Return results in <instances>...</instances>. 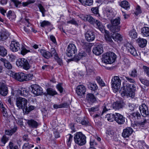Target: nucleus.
Masks as SVG:
<instances>
[{
	"label": "nucleus",
	"instance_id": "obj_1",
	"mask_svg": "<svg viewBox=\"0 0 149 149\" xmlns=\"http://www.w3.org/2000/svg\"><path fill=\"white\" fill-rule=\"evenodd\" d=\"M135 87L133 84H127L121 88V94L123 96L133 97L134 96V91Z\"/></svg>",
	"mask_w": 149,
	"mask_h": 149
},
{
	"label": "nucleus",
	"instance_id": "obj_2",
	"mask_svg": "<svg viewBox=\"0 0 149 149\" xmlns=\"http://www.w3.org/2000/svg\"><path fill=\"white\" fill-rule=\"evenodd\" d=\"M12 77L17 80L23 82L31 80L33 78L32 74H27L23 72L15 73L12 72Z\"/></svg>",
	"mask_w": 149,
	"mask_h": 149
},
{
	"label": "nucleus",
	"instance_id": "obj_3",
	"mask_svg": "<svg viewBox=\"0 0 149 149\" xmlns=\"http://www.w3.org/2000/svg\"><path fill=\"white\" fill-rule=\"evenodd\" d=\"M88 111L91 115L92 116L95 121L97 120V118H100L102 115L101 109L99 105L88 108ZM96 122L97 123V121Z\"/></svg>",
	"mask_w": 149,
	"mask_h": 149
},
{
	"label": "nucleus",
	"instance_id": "obj_4",
	"mask_svg": "<svg viewBox=\"0 0 149 149\" xmlns=\"http://www.w3.org/2000/svg\"><path fill=\"white\" fill-rule=\"evenodd\" d=\"M33 63V61L31 58L29 62L27 59L24 58L18 59L16 61V64L17 66L26 70H28L30 68V64Z\"/></svg>",
	"mask_w": 149,
	"mask_h": 149
},
{
	"label": "nucleus",
	"instance_id": "obj_5",
	"mask_svg": "<svg viewBox=\"0 0 149 149\" xmlns=\"http://www.w3.org/2000/svg\"><path fill=\"white\" fill-rule=\"evenodd\" d=\"M74 138L75 143L79 146H82L86 143V137L81 132H76Z\"/></svg>",
	"mask_w": 149,
	"mask_h": 149
},
{
	"label": "nucleus",
	"instance_id": "obj_6",
	"mask_svg": "<svg viewBox=\"0 0 149 149\" xmlns=\"http://www.w3.org/2000/svg\"><path fill=\"white\" fill-rule=\"evenodd\" d=\"M116 58V55L114 53L108 52L104 55L102 61L105 63L111 64L115 61Z\"/></svg>",
	"mask_w": 149,
	"mask_h": 149
},
{
	"label": "nucleus",
	"instance_id": "obj_7",
	"mask_svg": "<svg viewBox=\"0 0 149 149\" xmlns=\"http://www.w3.org/2000/svg\"><path fill=\"white\" fill-rule=\"evenodd\" d=\"M77 50L76 46L73 44H70L67 47L66 53L68 56L72 57L77 53Z\"/></svg>",
	"mask_w": 149,
	"mask_h": 149
},
{
	"label": "nucleus",
	"instance_id": "obj_8",
	"mask_svg": "<svg viewBox=\"0 0 149 149\" xmlns=\"http://www.w3.org/2000/svg\"><path fill=\"white\" fill-rule=\"evenodd\" d=\"M120 78H122L123 77H120L118 76H115L111 79L112 87L116 91L120 87L121 80Z\"/></svg>",
	"mask_w": 149,
	"mask_h": 149
},
{
	"label": "nucleus",
	"instance_id": "obj_9",
	"mask_svg": "<svg viewBox=\"0 0 149 149\" xmlns=\"http://www.w3.org/2000/svg\"><path fill=\"white\" fill-rule=\"evenodd\" d=\"M27 102L28 101L26 99L19 97L17 100L16 105L19 109H21L24 111L25 108H26Z\"/></svg>",
	"mask_w": 149,
	"mask_h": 149
},
{
	"label": "nucleus",
	"instance_id": "obj_10",
	"mask_svg": "<svg viewBox=\"0 0 149 149\" xmlns=\"http://www.w3.org/2000/svg\"><path fill=\"white\" fill-rule=\"evenodd\" d=\"M31 88L32 93L36 96L40 95L43 93L42 88L38 85H33L31 86Z\"/></svg>",
	"mask_w": 149,
	"mask_h": 149
},
{
	"label": "nucleus",
	"instance_id": "obj_11",
	"mask_svg": "<svg viewBox=\"0 0 149 149\" xmlns=\"http://www.w3.org/2000/svg\"><path fill=\"white\" fill-rule=\"evenodd\" d=\"M146 122V120L144 118H141V120L139 122H137L132 125V126L134 129L137 130L139 129H142L144 127L145 123Z\"/></svg>",
	"mask_w": 149,
	"mask_h": 149
},
{
	"label": "nucleus",
	"instance_id": "obj_12",
	"mask_svg": "<svg viewBox=\"0 0 149 149\" xmlns=\"http://www.w3.org/2000/svg\"><path fill=\"white\" fill-rule=\"evenodd\" d=\"M95 33L92 31L88 30L85 34L86 39L89 42L93 41L95 38Z\"/></svg>",
	"mask_w": 149,
	"mask_h": 149
},
{
	"label": "nucleus",
	"instance_id": "obj_13",
	"mask_svg": "<svg viewBox=\"0 0 149 149\" xmlns=\"http://www.w3.org/2000/svg\"><path fill=\"white\" fill-rule=\"evenodd\" d=\"M127 51L132 55L134 56H137V54L136 50L134 47L129 42L126 43L125 45Z\"/></svg>",
	"mask_w": 149,
	"mask_h": 149
},
{
	"label": "nucleus",
	"instance_id": "obj_14",
	"mask_svg": "<svg viewBox=\"0 0 149 149\" xmlns=\"http://www.w3.org/2000/svg\"><path fill=\"white\" fill-rule=\"evenodd\" d=\"M10 49L13 52H17L20 49L19 43L15 40L11 41L10 45Z\"/></svg>",
	"mask_w": 149,
	"mask_h": 149
},
{
	"label": "nucleus",
	"instance_id": "obj_15",
	"mask_svg": "<svg viewBox=\"0 0 149 149\" xmlns=\"http://www.w3.org/2000/svg\"><path fill=\"white\" fill-rule=\"evenodd\" d=\"M125 103L122 100H118L114 102L112 107L115 110H119L122 109L125 106Z\"/></svg>",
	"mask_w": 149,
	"mask_h": 149
},
{
	"label": "nucleus",
	"instance_id": "obj_16",
	"mask_svg": "<svg viewBox=\"0 0 149 149\" xmlns=\"http://www.w3.org/2000/svg\"><path fill=\"white\" fill-rule=\"evenodd\" d=\"M140 112L143 117H145L148 115V107L145 104H143L139 107Z\"/></svg>",
	"mask_w": 149,
	"mask_h": 149
},
{
	"label": "nucleus",
	"instance_id": "obj_17",
	"mask_svg": "<svg viewBox=\"0 0 149 149\" xmlns=\"http://www.w3.org/2000/svg\"><path fill=\"white\" fill-rule=\"evenodd\" d=\"M93 54L96 55H99L103 52V49L102 45L101 44L95 46L93 48Z\"/></svg>",
	"mask_w": 149,
	"mask_h": 149
},
{
	"label": "nucleus",
	"instance_id": "obj_18",
	"mask_svg": "<svg viewBox=\"0 0 149 149\" xmlns=\"http://www.w3.org/2000/svg\"><path fill=\"white\" fill-rule=\"evenodd\" d=\"M115 120L119 124H123L125 122V118L121 114L116 113H115Z\"/></svg>",
	"mask_w": 149,
	"mask_h": 149
},
{
	"label": "nucleus",
	"instance_id": "obj_19",
	"mask_svg": "<svg viewBox=\"0 0 149 149\" xmlns=\"http://www.w3.org/2000/svg\"><path fill=\"white\" fill-rule=\"evenodd\" d=\"M134 130L131 127H127L124 129L122 133V136L124 138H126L129 137L131 135Z\"/></svg>",
	"mask_w": 149,
	"mask_h": 149
},
{
	"label": "nucleus",
	"instance_id": "obj_20",
	"mask_svg": "<svg viewBox=\"0 0 149 149\" xmlns=\"http://www.w3.org/2000/svg\"><path fill=\"white\" fill-rule=\"evenodd\" d=\"M8 93V87L4 83L0 82V94L3 96L7 95Z\"/></svg>",
	"mask_w": 149,
	"mask_h": 149
},
{
	"label": "nucleus",
	"instance_id": "obj_21",
	"mask_svg": "<svg viewBox=\"0 0 149 149\" xmlns=\"http://www.w3.org/2000/svg\"><path fill=\"white\" fill-rule=\"evenodd\" d=\"M76 92L77 95L80 96H81L84 95L86 91L85 87L83 85L78 86L76 88Z\"/></svg>",
	"mask_w": 149,
	"mask_h": 149
},
{
	"label": "nucleus",
	"instance_id": "obj_22",
	"mask_svg": "<svg viewBox=\"0 0 149 149\" xmlns=\"http://www.w3.org/2000/svg\"><path fill=\"white\" fill-rule=\"evenodd\" d=\"M86 54L84 51L80 50L78 54L74 56L72 58V60L76 62H78L82 58L86 56Z\"/></svg>",
	"mask_w": 149,
	"mask_h": 149
},
{
	"label": "nucleus",
	"instance_id": "obj_23",
	"mask_svg": "<svg viewBox=\"0 0 149 149\" xmlns=\"http://www.w3.org/2000/svg\"><path fill=\"white\" fill-rule=\"evenodd\" d=\"M27 123L29 127L31 128H36L38 125V123L33 119L28 120Z\"/></svg>",
	"mask_w": 149,
	"mask_h": 149
},
{
	"label": "nucleus",
	"instance_id": "obj_24",
	"mask_svg": "<svg viewBox=\"0 0 149 149\" xmlns=\"http://www.w3.org/2000/svg\"><path fill=\"white\" fill-rule=\"evenodd\" d=\"M40 51L42 56L46 59H49L51 57L50 52L45 49H41Z\"/></svg>",
	"mask_w": 149,
	"mask_h": 149
},
{
	"label": "nucleus",
	"instance_id": "obj_25",
	"mask_svg": "<svg viewBox=\"0 0 149 149\" xmlns=\"http://www.w3.org/2000/svg\"><path fill=\"white\" fill-rule=\"evenodd\" d=\"M111 36L115 41L118 43L120 42L123 40L122 36L119 33H113L111 35Z\"/></svg>",
	"mask_w": 149,
	"mask_h": 149
},
{
	"label": "nucleus",
	"instance_id": "obj_26",
	"mask_svg": "<svg viewBox=\"0 0 149 149\" xmlns=\"http://www.w3.org/2000/svg\"><path fill=\"white\" fill-rule=\"evenodd\" d=\"M83 19L84 21H88L92 24H95V19L93 18L90 15H86L84 16Z\"/></svg>",
	"mask_w": 149,
	"mask_h": 149
},
{
	"label": "nucleus",
	"instance_id": "obj_27",
	"mask_svg": "<svg viewBox=\"0 0 149 149\" xmlns=\"http://www.w3.org/2000/svg\"><path fill=\"white\" fill-rule=\"evenodd\" d=\"M86 99L89 103H93L96 101V98L94 95L92 93H89L87 94Z\"/></svg>",
	"mask_w": 149,
	"mask_h": 149
},
{
	"label": "nucleus",
	"instance_id": "obj_28",
	"mask_svg": "<svg viewBox=\"0 0 149 149\" xmlns=\"http://www.w3.org/2000/svg\"><path fill=\"white\" fill-rule=\"evenodd\" d=\"M137 42L139 47L143 48L146 46L147 43V41L146 39L139 38L137 40Z\"/></svg>",
	"mask_w": 149,
	"mask_h": 149
},
{
	"label": "nucleus",
	"instance_id": "obj_29",
	"mask_svg": "<svg viewBox=\"0 0 149 149\" xmlns=\"http://www.w3.org/2000/svg\"><path fill=\"white\" fill-rule=\"evenodd\" d=\"M0 60L3 62V64L6 68L8 69L12 68V66L11 64L8 61L3 58H1Z\"/></svg>",
	"mask_w": 149,
	"mask_h": 149
},
{
	"label": "nucleus",
	"instance_id": "obj_30",
	"mask_svg": "<svg viewBox=\"0 0 149 149\" xmlns=\"http://www.w3.org/2000/svg\"><path fill=\"white\" fill-rule=\"evenodd\" d=\"M141 33L143 37L149 36V28L144 26L141 29Z\"/></svg>",
	"mask_w": 149,
	"mask_h": 149
},
{
	"label": "nucleus",
	"instance_id": "obj_31",
	"mask_svg": "<svg viewBox=\"0 0 149 149\" xmlns=\"http://www.w3.org/2000/svg\"><path fill=\"white\" fill-rule=\"evenodd\" d=\"M120 6L125 10H128L130 9V5L129 3L126 1H121L120 4Z\"/></svg>",
	"mask_w": 149,
	"mask_h": 149
},
{
	"label": "nucleus",
	"instance_id": "obj_32",
	"mask_svg": "<svg viewBox=\"0 0 149 149\" xmlns=\"http://www.w3.org/2000/svg\"><path fill=\"white\" fill-rule=\"evenodd\" d=\"M69 106V104L67 102L62 103L59 104H54L53 105V107L55 109L67 108Z\"/></svg>",
	"mask_w": 149,
	"mask_h": 149
},
{
	"label": "nucleus",
	"instance_id": "obj_33",
	"mask_svg": "<svg viewBox=\"0 0 149 149\" xmlns=\"http://www.w3.org/2000/svg\"><path fill=\"white\" fill-rule=\"evenodd\" d=\"M17 130V127L14 126V127L12 129L6 130L5 133L7 135L11 136L16 132Z\"/></svg>",
	"mask_w": 149,
	"mask_h": 149
},
{
	"label": "nucleus",
	"instance_id": "obj_34",
	"mask_svg": "<svg viewBox=\"0 0 149 149\" xmlns=\"http://www.w3.org/2000/svg\"><path fill=\"white\" fill-rule=\"evenodd\" d=\"M76 121L78 123L81 124L83 125L86 126L88 125V122L86 119H81L80 118L78 117L76 119Z\"/></svg>",
	"mask_w": 149,
	"mask_h": 149
},
{
	"label": "nucleus",
	"instance_id": "obj_35",
	"mask_svg": "<svg viewBox=\"0 0 149 149\" xmlns=\"http://www.w3.org/2000/svg\"><path fill=\"white\" fill-rule=\"evenodd\" d=\"M8 140V137L6 135H4L0 139V143H1V145L2 146H4Z\"/></svg>",
	"mask_w": 149,
	"mask_h": 149
},
{
	"label": "nucleus",
	"instance_id": "obj_36",
	"mask_svg": "<svg viewBox=\"0 0 149 149\" xmlns=\"http://www.w3.org/2000/svg\"><path fill=\"white\" fill-rule=\"evenodd\" d=\"M73 136L71 134H69L66 136V143L68 146L70 147L71 146L72 141L73 140Z\"/></svg>",
	"mask_w": 149,
	"mask_h": 149
},
{
	"label": "nucleus",
	"instance_id": "obj_37",
	"mask_svg": "<svg viewBox=\"0 0 149 149\" xmlns=\"http://www.w3.org/2000/svg\"><path fill=\"white\" fill-rule=\"evenodd\" d=\"M88 87V89L94 91H96L98 88L97 85L94 83H89Z\"/></svg>",
	"mask_w": 149,
	"mask_h": 149
},
{
	"label": "nucleus",
	"instance_id": "obj_38",
	"mask_svg": "<svg viewBox=\"0 0 149 149\" xmlns=\"http://www.w3.org/2000/svg\"><path fill=\"white\" fill-rule=\"evenodd\" d=\"M79 1L84 5L90 6L92 5L93 0H79Z\"/></svg>",
	"mask_w": 149,
	"mask_h": 149
},
{
	"label": "nucleus",
	"instance_id": "obj_39",
	"mask_svg": "<svg viewBox=\"0 0 149 149\" xmlns=\"http://www.w3.org/2000/svg\"><path fill=\"white\" fill-rule=\"evenodd\" d=\"M131 115L132 118L135 120V121L140 119H141V115L138 112H134L132 113Z\"/></svg>",
	"mask_w": 149,
	"mask_h": 149
},
{
	"label": "nucleus",
	"instance_id": "obj_40",
	"mask_svg": "<svg viewBox=\"0 0 149 149\" xmlns=\"http://www.w3.org/2000/svg\"><path fill=\"white\" fill-rule=\"evenodd\" d=\"M47 94L51 96H54L57 94V92L55 90L50 88H49L47 89Z\"/></svg>",
	"mask_w": 149,
	"mask_h": 149
},
{
	"label": "nucleus",
	"instance_id": "obj_41",
	"mask_svg": "<svg viewBox=\"0 0 149 149\" xmlns=\"http://www.w3.org/2000/svg\"><path fill=\"white\" fill-rule=\"evenodd\" d=\"M139 149H149V146L143 141H140L138 143Z\"/></svg>",
	"mask_w": 149,
	"mask_h": 149
},
{
	"label": "nucleus",
	"instance_id": "obj_42",
	"mask_svg": "<svg viewBox=\"0 0 149 149\" xmlns=\"http://www.w3.org/2000/svg\"><path fill=\"white\" fill-rule=\"evenodd\" d=\"M0 108L3 114V116L6 117L8 116L7 112L6 111V109L5 108L3 103L1 101H0Z\"/></svg>",
	"mask_w": 149,
	"mask_h": 149
},
{
	"label": "nucleus",
	"instance_id": "obj_43",
	"mask_svg": "<svg viewBox=\"0 0 149 149\" xmlns=\"http://www.w3.org/2000/svg\"><path fill=\"white\" fill-rule=\"evenodd\" d=\"M95 24H96L97 28L99 29L101 32L103 30L104 26L102 23L99 20L95 19Z\"/></svg>",
	"mask_w": 149,
	"mask_h": 149
},
{
	"label": "nucleus",
	"instance_id": "obj_44",
	"mask_svg": "<svg viewBox=\"0 0 149 149\" xmlns=\"http://www.w3.org/2000/svg\"><path fill=\"white\" fill-rule=\"evenodd\" d=\"M115 114H108L106 115L105 118L109 121L112 122L115 120Z\"/></svg>",
	"mask_w": 149,
	"mask_h": 149
},
{
	"label": "nucleus",
	"instance_id": "obj_45",
	"mask_svg": "<svg viewBox=\"0 0 149 149\" xmlns=\"http://www.w3.org/2000/svg\"><path fill=\"white\" fill-rule=\"evenodd\" d=\"M129 35L130 37L132 38L135 39L137 38V33L135 29H133L129 32Z\"/></svg>",
	"mask_w": 149,
	"mask_h": 149
},
{
	"label": "nucleus",
	"instance_id": "obj_46",
	"mask_svg": "<svg viewBox=\"0 0 149 149\" xmlns=\"http://www.w3.org/2000/svg\"><path fill=\"white\" fill-rule=\"evenodd\" d=\"M7 17L11 20L15 19L16 18V15L14 13H12L11 10L9 11L7 14Z\"/></svg>",
	"mask_w": 149,
	"mask_h": 149
},
{
	"label": "nucleus",
	"instance_id": "obj_47",
	"mask_svg": "<svg viewBox=\"0 0 149 149\" xmlns=\"http://www.w3.org/2000/svg\"><path fill=\"white\" fill-rule=\"evenodd\" d=\"M7 54V50L3 46H0V55L5 56Z\"/></svg>",
	"mask_w": 149,
	"mask_h": 149
},
{
	"label": "nucleus",
	"instance_id": "obj_48",
	"mask_svg": "<svg viewBox=\"0 0 149 149\" xmlns=\"http://www.w3.org/2000/svg\"><path fill=\"white\" fill-rule=\"evenodd\" d=\"M105 32V34L104 35L105 39L107 41L111 43L113 42L111 36L109 34V32L108 31L104 30Z\"/></svg>",
	"mask_w": 149,
	"mask_h": 149
},
{
	"label": "nucleus",
	"instance_id": "obj_49",
	"mask_svg": "<svg viewBox=\"0 0 149 149\" xmlns=\"http://www.w3.org/2000/svg\"><path fill=\"white\" fill-rule=\"evenodd\" d=\"M120 30V27L118 26L112 25L110 27V30L113 33H116V32H118Z\"/></svg>",
	"mask_w": 149,
	"mask_h": 149
},
{
	"label": "nucleus",
	"instance_id": "obj_50",
	"mask_svg": "<svg viewBox=\"0 0 149 149\" xmlns=\"http://www.w3.org/2000/svg\"><path fill=\"white\" fill-rule=\"evenodd\" d=\"M7 147L9 148V149H18V146L15 145L12 141H10L8 144Z\"/></svg>",
	"mask_w": 149,
	"mask_h": 149
},
{
	"label": "nucleus",
	"instance_id": "obj_51",
	"mask_svg": "<svg viewBox=\"0 0 149 149\" xmlns=\"http://www.w3.org/2000/svg\"><path fill=\"white\" fill-rule=\"evenodd\" d=\"M139 80L144 85L147 86H149V80L142 78H139Z\"/></svg>",
	"mask_w": 149,
	"mask_h": 149
},
{
	"label": "nucleus",
	"instance_id": "obj_52",
	"mask_svg": "<svg viewBox=\"0 0 149 149\" xmlns=\"http://www.w3.org/2000/svg\"><path fill=\"white\" fill-rule=\"evenodd\" d=\"M8 36L6 32H0V40H4L8 38Z\"/></svg>",
	"mask_w": 149,
	"mask_h": 149
},
{
	"label": "nucleus",
	"instance_id": "obj_53",
	"mask_svg": "<svg viewBox=\"0 0 149 149\" xmlns=\"http://www.w3.org/2000/svg\"><path fill=\"white\" fill-rule=\"evenodd\" d=\"M40 26L42 27H45L50 26L51 25V23L48 21L44 20L40 22Z\"/></svg>",
	"mask_w": 149,
	"mask_h": 149
},
{
	"label": "nucleus",
	"instance_id": "obj_54",
	"mask_svg": "<svg viewBox=\"0 0 149 149\" xmlns=\"http://www.w3.org/2000/svg\"><path fill=\"white\" fill-rule=\"evenodd\" d=\"M38 7L39 8L40 11L41 12L43 17L45 16V13L46 10L42 5L40 4H38Z\"/></svg>",
	"mask_w": 149,
	"mask_h": 149
},
{
	"label": "nucleus",
	"instance_id": "obj_55",
	"mask_svg": "<svg viewBox=\"0 0 149 149\" xmlns=\"http://www.w3.org/2000/svg\"><path fill=\"white\" fill-rule=\"evenodd\" d=\"M96 80L98 84L101 86H105V84L104 81L99 76L97 77Z\"/></svg>",
	"mask_w": 149,
	"mask_h": 149
},
{
	"label": "nucleus",
	"instance_id": "obj_56",
	"mask_svg": "<svg viewBox=\"0 0 149 149\" xmlns=\"http://www.w3.org/2000/svg\"><path fill=\"white\" fill-rule=\"evenodd\" d=\"M34 145L33 144H30L29 143H24L22 147V149H30L31 148L33 147Z\"/></svg>",
	"mask_w": 149,
	"mask_h": 149
},
{
	"label": "nucleus",
	"instance_id": "obj_57",
	"mask_svg": "<svg viewBox=\"0 0 149 149\" xmlns=\"http://www.w3.org/2000/svg\"><path fill=\"white\" fill-rule=\"evenodd\" d=\"M111 22L112 24V25L118 26L120 23V18L119 17L116 18L111 21Z\"/></svg>",
	"mask_w": 149,
	"mask_h": 149
},
{
	"label": "nucleus",
	"instance_id": "obj_58",
	"mask_svg": "<svg viewBox=\"0 0 149 149\" xmlns=\"http://www.w3.org/2000/svg\"><path fill=\"white\" fill-rule=\"evenodd\" d=\"M91 11L95 15H98V17H100V15L99 13V8L98 7L92 8Z\"/></svg>",
	"mask_w": 149,
	"mask_h": 149
},
{
	"label": "nucleus",
	"instance_id": "obj_59",
	"mask_svg": "<svg viewBox=\"0 0 149 149\" xmlns=\"http://www.w3.org/2000/svg\"><path fill=\"white\" fill-rule=\"evenodd\" d=\"M123 63L125 67H128L130 65V62L128 59L126 58H124L123 61Z\"/></svg>",
	"mask_w": 149,
	"mask_h": 149
},
{
	"label": "nucleus",
	"instance_id": "obj_60",
	"mask_svg": "<svg viewBox=\"0 0 149 149\" xmlns=\"http://www.w3.org/2000/svg\"><path fill=\"white\" fill-rule=\"evenodd\" d=\"M36 2V0H27L25 2L22 3V6H26L28 5L34 3Z\"/></svg>",
	"mask_w": 149,
	"mask_h": 149
},
{
	"label": "nucleus",
	"instance_id": "obj_61",
	"mask_svg": "<svg viewBox=\"0 0 149 149\" xmlns=\"http://www.w3.org/2000/svg\"><path fill=\"white\" fill-rule=\"evenodd\" d=\"M129 75L131 77H135L137 76V71L136 69L132 70L131 72L129 73Z\"/></svg>",
	"mask_w": 149,
	"mask_h": 149
},
{
	"label": "nucleus",
	"instance_id": "obj_62",
	"mask_svg": "<svg viewBox=\"0 0 149 149\" xmlns=\"http://www.w3.org/2000/svg\"><path fill=\"white\" fill-rule=\"evenodd\" d=\"M143 69L144 74L148 77H149V68L145 65L143 67Z\"/></svg>",
	"mask_w": 149,
	"mask_h": 149
},
{
	"label": "nucleus",
	"instance_id": "obj_63",
	"mask_svg": "<svg viewBox=\"0 0 149 149\" xmlns=\"http://www.w3.org/2000/svg\"><path fill=\"white\" fill-rule=\"evenodd\" d=\"M21 54L23 55H25L28 52H30L29 50L26 49L24 46H22L21 49Z\"/></svg>",
	"mask_w": 149,
	"mask_h": 149
},
{
	"label": "nucleus",
	"instance_id": "obj_64",
	"mask_svg": "<svg viewBox=\"0 0 149 149\" xmlns=\"http://www.w3.org/2000/svg\"><path fill=\"white\" fill-rule=\"evenodd\" d=\"M25 109V112L26 113H28L30 111L33 110L35 109V107L33 106H30L28 107H27V105Z\"/></svg>",
	"mask_w": 149,
	"mask_h": 149
}]
</instances>
